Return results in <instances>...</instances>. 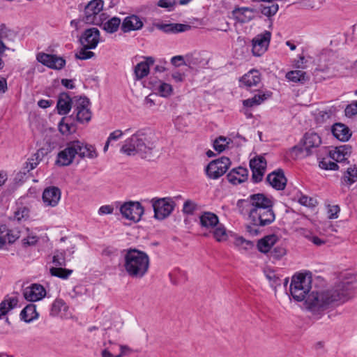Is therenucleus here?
Masks as SVG:
<instances>
[{"label": "nucleus", "instance_id": "1", "mask_svg": "<svg viewBox=\"0 0 357 357\" xmlns=\"http://www.w3.org/2000/svg\"><path fill=\"white\" fill-rule=\"evenodd\" d=\"M157 142L158 137L153 131L137 132L125 141L121 151L127 155L139 154L142 158L151 159Z\"/></svg>", "mask_w": 357, "mask_h": 357}, {"label": "nucleus", "instance_id": "2", "mask_svg": "<svg viewBox=\"0 0 357 357\" xmlns=\"http://www.w3.org/2000/svg\"><path fill=\"white\" fill-rule=\"evenodd\" d=\"M347 300V294L335 289L322 291L310 290L303 301L310 312L320 317L332 304L338 301L344 303Z\"/></svg>", "mask_w": 357, "mask_h": 357}, {"label": "nucleus", "instance_id": "3", "mask_svg": "<svg viewBox=\"0 0 357 357\" xmlns=\"http://www.w3.org/2000/svg\"><path fill=\"white\" fill-rule=\"evenodd\" d=\"M76 156L81 159H94L98 157V153L93 145L79 140L71 141L66 144L64 149L58 153L55 164L59 167L69 166Z\"/></svg>", "mask_w": 357, "mask_h": 357}, {"label": "nucleus", "instance_id": "4", "mask_svg": "<svg viewBox=\"0 0 357 357\" xmlns=\"http://www.w3.org/2000/svg\"><path fill=\"white\" fill-rule=\"evenodd\" d=\"M123 255V267L127 274L132 278L141 279L147 273L150 266L149 255L135 248H129L122 250Z\"/></svg>", "mask_w": 357, "mask_h": 357}, {"label": "nucleus", "instance_id": "5", "mask_svg": "<svg viewBox=\"0 0 357 357\" xmlns=\"http://www.w3.org/2000/svg\"><path fill=\"white\" fill-rule=\"evenodd\" d=\"M312 283V274L310 271L297 272L291 277L289 296L297 302L303 301L310 292Z\"/></svg>", "mask_w": 357, "mask_h": 357}, {"label": "nucleus", "instance_id": "6", "mask_svg": "<svg viewBox=\"0 0 357 357\" xmlns=\"http://www.w3.org/2000/svg\"><path fill=\"white\" fill-rule=\"evenodd\" d=\"M274 202H251L253 208L249 212V218L254 225L266 226L275 220L273 211Z\"/></svg>", "mask_w": 357, "mask_h": 357}, {"label": "nucleus", "instance_id": "7", "mask_svg": "<svg viewBox=\"0 0 357 357\" xmlns=\"http://www.w3.org/2000/svg\"><path fill=\"white\" fill-rule=\"evenodd\" d=\"M104 6L102 0H91L85 6L82 21L86 24L100 26L102 24V17L105 16L102 13Z\"/></svg>", "mask_w": 357, "mask_h": 357}, {"label": "nucleus", "instance_id": "8", "mask_svg": "<svg viewBox=\"0 0 357 357\" xmlns=\"http://www.w3.org/2000/svg\"><path fill=\"white\" fill-rule=\"evenodd\" d=\"M142 202H123L119 207V214L122 218L137 223L141 220L144 213Z\"/></svg>", "mask_w": 357, "mask_h": 357}, {"label": "nucleus", "instance_id": "9", "mask_svg": "<svg viewBox=\"0 0 357 357\" xmlns=\"http://www.w3.org/2000/svg\"><path fill=\"white\" fill-rule=\"evenodd\" d=\"M231 165L229 158L223 156L212 160L206 167V175L212 179H217L224 175Z\"/></svg>", "mask_w": 357, "mask_h": 357}, {"label": "nucleus", "instance_id": "10", "mask_svg": "<svg viewBox=\"0 0 357 357\" xmlns=\"http://www.w3.org/2000/svg\"><path fill=\"white\" fill-rule=\"evenodd\" d=\"M36 59L43 65L54 70H61L66 65V60L55 54L40 52L37 54Z\"/></svg>", "mask_w": 357, "mask_h": 357}, {"label": "nucleus", "instance_id": "11", "mask_svg": "<svg viewBox=\"0 0 357 357\" xmlns=\"http://www.w3.org/2000/svg\"><path fill=\"white\" fill-rule=\"evenodd\" d=\"M271 37V32L265 31L263 33L257 35L252 39V52L255 56H260L267 50Z\"/></svg>", "mask_w": 357, "mask_h": 357}, {"label": "nucleus", "instance_id": "12", "mask_svg": "<svg viewBox=\"0 0 357 357\" xmlns=\"http://www.w3.org/2000/svg\"><path fill=\"white\" fill-rule=\"evenodd\" d=\"M305 146V155H311L321 144V137L314 132H307L301 140Z\"/></svg>", "mask_w": 357, "mask_h": 357}, {"label": "nucleus", "instance_id": "13", "mask_svg": "<svg viewBox=\"0 0 357 357\" xmlns=\"http://www.w3.org/2000/svg\"><path fill=\"white\" fill-rule=\"evenodd\" d=\"M46 289L40 284L33 283L24 289L23 296L26 301L36 302L42 300L46 296Z\"/></svg>", "mask_w": 357, "mask_h": 357}, {"label": "nucleus", "instance_id": "14", "mask_svg": "<svg viewBox=\"0 0 357 357\" xmlns=\"http://www.w3.org/2000/svg\"><path fill=\"white\" fill-rule=\"evenodd\" d=\"M250 167L252 172V179L255 183L262 180L266 168V161L263 156H257L250 161Z\"/></svg>", "mask_w": 357, "mask_h": 357}, {"label": "nucleus", "instance_id": "15", "mask_svg": "<svg viewBox=\"0 0 357 357\" xmlns=\"http://www.w3.org/2000/svg\"><path fill=\"white\" fill-rule=\"evenodd\" d=\"M154 212V218L158 220H163L167 218L174 211L176 202H151Z\"/></svg>", "mask_w": 357, "mask_h": 357}, {"label": "nucleus", "instance_id": "16", "mask_svg": "<svg viewBox=\"0 0 357 357\" xmlns=\"http://www.w3.org/2000/svg\"><path fill=\"white\" fill-rule=\"evenodd\" d=\"M18 301L17 296L10 297L9 295H6L4 297L3 300L0 303V321H1L3 317L6 316L10 311L17 306ZM0 334H7L6 327L0 326Z\"/></svg>", "mask_w": 357, "mask_h": 357}, {"label": "nucleus", "instance_id": "17", "mask_svg": "<svg viewBox=\"0 0 357 357\" xmlns=\"http://www.w3.org/2000/svg\"><path fill=\"white\" fill-rule=\"evenodd\" d=\"M79 41L82 45L96 47L100 42L99 30L95 27L86 29L82 34Z\"/></svg>", "mask_w": 357, "mask_h": 357}, {"label": "nucleus", "instance_id": "18", "mask_svg": "<svg viewBox=\"0 0 357 357\" xmlns=\"http://www.w3.org/2000/svg\"><path fill=\"white\" fill-rule=\"evenodd\" d=\"M143 26L144 22L139 16L130 15L123 19L121 29L123 33H128L132 31L140 30L142 29Z\"/></svg>", "mask_w": 357, "mask_h": 357}, {"label": "nucleus", "instance_id": "19", "mask_svg": "<svg viewBox=\"0 0 357 357\" xmlns=\"http://www.w3.org/2000/svg\"><path fill=\"white\" fill-rule=\"evenodd\" d=\"M155 59L152 56L144 57V60L138 63L134 68V75L136 80H140L146 77L150 71V66H153Z\"/></svg>", "mask_w": 357, "mask_h": 357}, {"label": "nucleus", "instance_id": "20", "mask_svg": "<svg viewBox=\"0 0 357 357\" xmlns=\"http://www.w3.org/2000/svg\"><path fill=\"white\" fill-rule=\"evenodd\" d=\"M279 241V237L275 234H268L257 241V248L259 252L266 255L271 252V248Z\"/></svg>", "mask_w": 357, "mask_h": 357}, {"label": "nucleus", "instance_id": "21", "mask_svg": "<svg viewBox=\"0 0 357 357\" xmlns=\"http://www.w3.org/2000/svg\"><path fill=\"white\" fill-rule=\"evenodd\" d=\"M266 181L275 189L283 190L287 184V178L282 170L273 172L267 176Z\"/></svg>", "mask_w": 357, "mask_h": 357}, {"label": "nucleus", "instance_id": "22", "mask_svg": "<svg viewBox=\"0 0 357 357\" xmlns=\"http://www.w3.org/2000/svg\"><path fill=\"white\" fill-rule=\"evenodd\" d=\"M198 218L200 226L206 229H214L220 223L218 216L209 211H203L201 215H198Z\"/></svg>", "mask_w": 357, "mask_h": 357}, {"label": "nucleus", "instance_id": "23", "mask_svg": "<svg viewBox=\"0 0 357 357\" xmlns=\"http://www.w3.org/2000/svg\"><path fill=\"white\" fill-rule=\"evenodd\" d=\"M248 174L247 169L238 167L231 169L227 175V178L229 183L237 185L245 181L248 178Z\"/></svg>", "mask_w": 357, "mask_h": 357}, {"label": "nucleus", "instance_id": "24", "mask_svg": "<svg viewBox=\"0 0 357 357\" xmlns=\"http://www.w3.org/2000/svg\"><path fill=\"white\" fill-rule=\"evenodd\" d=\"M256 10L248 7H241L235 8L232 14L234 17L241 23H247L252 20L255 17Z\"/></svg>", "mask_w": 357, "mask_h": 357}, {"label": "nucleus", "instance_id": "25", "mask_svg": "<svg viewBox=\"0 0 357 357\" xmlns=\"http://www.w3.org/2000/svg\"><path fill=\"white\" fill-rule=\"evenodd\" d=\"M331 132L336 139L342 142L348 141L351 136L349 128L341 123H335L332 126Z\"/></svg>", "mask_w": 357, "mask_h": 357}, {"label": "nucleus", "instance_id": "26", "mask_svg": "<svg viewBox=\"0 0 357 357\" xmlns=\"http://www.w3.org/2000/svg\"><path fill=\"white\" fill-rule=\"evenodd\" d=\"M20 319L25 323H31L39 317L36 311V305L33 303L27 304L20 312Z\"/></svg>", "mask_w": 357, "mask_h": 357}, {"label": "nucleus", "instance_id": "27", "mask_svg": "<svg viewBox=\"0 0 357 357\" xmlns=\"http://www.w3.org/2000/svg\"><path fill=\"white\" fill-rule=\"evenodd\" d=\"M73 99L66 93H62L59 97V100L56 105L58 113L60 115H66L70 111Z\"/></svg>", "mask_w": 357, "mask_h": 357}, {"label": "nucleus", "instance_id": "28", "mask_svg": "<svg viewBox=\"0 0 357 357\" xmlns=\"http://www.w3.org/2000/svg\"><path fill=\"white\" fill-rule=\"evenodd\" d=\"M155 27L165 33H181L188 30L190 26L183 24H156Z\"/></svg>", "mask_w": 357, "mask_h": 357}, {"label": "nucleus", "instance_id": "29", "mask_svg": "<svg viewBox=\"0 0 357 357\" xmlns=\"http://www.w3.org/2000/svg\"><path fill=\"white\" fill-rule=\"evenodd\" d=\"M261 81V77L259 73L257 70H252L249 71L247 74L244 75L241 79V82L245 86L248 87H252L254 86H257Z\"/></svg>", "mask_w": 357, "mask_h": 357}, {"label": "nucleus", "instance_id": "30", "mask_svg": "<svg viewBox=\"0 0 357 357\" xmlns=\"http://www.w3.org/2000/svg\"><path fill=\"white\" fill-rule=\"evenodd\" d=\"M285 77L294 83L304 84L309 80L306 72L300 70H291L286 73Z\"/></svg>", "mask_w": 357, "mask_h": 357}, {"label": "nucleus", "instance_id": "31", "mask_svg": "<svg viewBox=\"0 0 357 357\" xmlns=\"http://www.w3.org/2000/svg\"><path fill=\"white\" fill-rule=\"evenodd\" d=\"M105 16L102 17V24L100 26L107 33H113L118 31L121 24V20L119 17H113L106 22Z\"/></svg>", "mask_w": 357, "mask_h": 357}, {"label": "nucleus", "instance_id": "32", "mask_svg": "<svg viewBox=\"0 0 357 357\" xmlns=\"http://www.w3.org/2000/svg\"><path fill=\"white\" fill-rule=\"evenodd\" d=\"M67 252L73 254L74 250L70 251L67 250H55L52 257V263L56 266L55 267H65L66 266V256Z\"/></svg>", "mask_w": 357, "mask_h": 357}, {"label": "nucleus", "instance_id": "33", "mask_svg": "<svg viewBox=\"0 0 357 357\" xmlns=\"http://www.w3.org/2000/svg\"><path fill=\"white\" fill-rule=\"evenodd\" d=\"M90 100L86 96H75L73 98L72 105L73 108L74 109L73 114H75L77 112V111H82L85 109L90 107Z\"/></svg>", "mask_w": 357, "mask_h": 357}, {"label": "nucleus", "instance_id": "34", "mask_svg": "<svg viewBox=\"0 0 357 357\" xmlns=\"http://www.w3.org/2000/svg\"><path fill=\"white\" fill-rule=\"evenodd\" d=\"M271 96V93L256 94L251 98H248L243 101V105L245 107H252L253 106L261 104L264 100L268 99Z\"/></svg>", "mask_w": 357, "mask_h": 357}, {"label": "nucleus", "instance_id": "35", "mask_svg": "<svg viewBox=\"0 0 357 357\" xmlns=\"http://www.w3.org/2000/svg\"><path fill=\"white\" fill-rule=\"evenodd\" d=\"M60 198L61 190L55 186L47 188L43 193V201H59Z\"/></svg>", "mask_w": 357, "mask_h": 357}, {"label": "nucleus", "instance_id": "36", "mask_svg": "<svg viewBox=\"0 0 357 357\" xmlns=\"http://www.w3.org/2000/svg\"><path fill=\"white\" fill-rule=\"evenodd\" d=\"M72 269L66 268L64 267H51L50 273L52 276L56 277L62 280H67L73 273Z\"/></svg>", "mask_w": 357, "mask_h": 357}, {"label": "nucleus", "instance_id": "37", "mask_svg": "<svg viewBox=\"0 0 357 357\" xmlns=\"http://www.w3.org/2000/svg\"><path fill=\"white\" fill-rule=\"evenodd\" d=\"M68 307L62 298H56L51 305L50 314L52 317L59 315L61 311H66Z\"/></svg>", "mask_w": 357, "mask_h": 357}, {"label": "nucleus", "instance_id": "38", "mask_svg": "<svg viewBox=\"0 0 357 357\" xmlns=\"http://www.w3.org/2000/svg\"><path fill=\"white\" fill-rule=\"evenodd\" d=\"M153 88L162 97H168L172 93L173 91V89L171 84L163 82L160 80L153 86Z\"/></svg>", "mask_w": 357, "mask_h": 357}, {"label": "nucleus", "instance_id": "39", "mask_svg": "<svg viewBox=\"0 0 357 357\" xmlns=\"http://www.w3.org/2000/svg\"><path fill=\"white\" fill-rule=\"evenodd\" d=\"M213 236L218 242L226 241L229 237L225 227L221 223H219L218 225L214 228Z\"/></svg>", "mask_w": 357, "mask_h": 357}, {"label": "nucleus", "instance_id": "40", "mask_svg": "<svg viewBox=\"0 0 357 357\" xmlns=\"http://www.w3.org/2000/svg\"><path fill=\"white\" fill-rule=\"evenodd\" d=\"M356 181L357 166L354 165L352 167H349L347 169L346 174L342 178V182L347 185H351L352 183Z\"/></svg>", "mask_w": 357, "mask_h": 357}, {"label": "nucleus", "instance_id": "41", "mask_svg": "<svg viewBox=\"0 0 357 357\" xmlns=\"http://www.w3.org/2000/svg\"><path fill=\"white\" fill-rule=\"evenodd\" d=\"M230 237L234 238V245L236 246H241L245 245L244 248L245 250L248 248H252L254 246V243L250 240H246L243 236H238L235 233L232 231H229Z\"/></svg>", "mask_w": 357, "mask_h": 357}, {"label": "nucleus", "instance_id": "42", "mask_svg": "<svg viewBox=\"0 0 357 357\" xmlns=\"http://www.w3.org/2000/svg\"><path fill=\"white\" fill-rule=\"evenodd\" d=\"M66 117H63L59 123V130L63 135H69L75 132V126L72 123L65 122Z\"/></svg>", "mask_w": 357, "mask_h": 357}, {"label": "nucleus", "instance_id": "43", "mask_svg": "<svg viewBox=\"0 0 357 357\" xmlns=\"http://www.w3.org/2000/svg\"><path fill=\"white\" fill-rule=\"evenodd\" d=\"M83 47L75 53V58L80 60H86L92 58L95 54L89 51V50L95 49L96 47H89L86 45H82Z\"/></svg>", "mask_w": 357, "mask_h": 357}, {"label": "nucleus", "instance_id": "44", "mask_svg": "<svg viewBox=\"0 0 357 357\" xmlns=\"http://www.w3.org/2000/svg\"><path fill=\"white\" fill-rule=\"evenodd\" d=\"M75 114L77 122L84 123H88L91 120L92 112L89 107L82 111H77Z\"/></svg>", "mask_w": 357, "mask_h": 357}, {"label": "nucleus", "instance_id": "45", "mask_svg": "<svg viewBox=\"0 0 357 357\" xmlns=\"http://www.w3.org/2000/svg\"><path fill=\"white\" fill-rule=\"evenodd\" d=\"M319 166L321 169L326 170H336L338 169V165L335 161L333 160L331 155H329V157L322 158V160L319 161Z\"/></svg>", "mask_w": 357, "mask_h": 357}, {"label": "nucleus", "instance_id": "46", "mask_svg": "<svg viewBox=\"0 0 357 357\" xmlns=\"http://www.w3.org/2000/svg\"><path fill=\"white\" fill-rule=\"evenodd\" d=\"M230 139H228L227 137H218L213 143V149L218 151V153L222 152L227 145L229 144V141Z\"/></svg>", "mask_w": 357, "mask_h": 357}, {"label": "nucleus", "instance_id": "47", "mask_svg": "<svg viewBox=\"0 0 357 357\" xmlns=\"http://www.w3.org/2000/svg\"><path fill=\"white\" fill-rule=\"evenodd\" d=\"M290 154L291 158L294 159L307 157L308 155H305V146L302 145V144H299L293 146L290 149Z\"/></svg>", "mask_w": 357, "mask_h": 357}, {"label": "nucleus", "instance_id": "48", "mask_svg": "<svg viewBox=\"0 0 357 357\" xmlns=\"http://www.w3.org/2000/svg\"><path fill=\"white\" fill-rule=\"evenodd\" d=\"M29 213L30 211L29 208L23 206V207H19L15 212H14V217L18 221L21 220H26L29 218Z\"/></svg>", "mask_w": 357, "mask_h": 357}, {"label": "nucleus", "instance_id": "49", "mask_svg": "<svg viewBox=\"0 0 357 357\" xmlns=\"http://www.w3.org/2000/svg\"><path fill=\"white\" fill-rule=\"evenodd\" d=\"M289 196V201H307L308 199V197L306 195H303L302 192L294 188L291 192L288 194Z\"/></svg>", "mask_w": 357, "mask_h": 357}, {"label": "nucleus", "instance_id": "50", "mask_svg": "<svg viewBox=\"0 0 357 357\" xmlns=\"http://www.w3.org/2000/svg\"><path fill=\"white\" fill-rule=\"evenodd\" d=\"M329 155H331L333 160L336 162H344L348 158V157L344 155L337 147H336L335 150L330 151Z\"/></svg>", "mask_w": 357, "mask_h": 357}, {"label": "nucleus", "instance_id": "51", "mask_svg": "<svg viewBox=\"0 0 357 357\" xmlns=\"http://www.w3.org/2000/svg\"><path fill=\"white\" fill-rule=\"evenodd\" d=\"M278 5L277 3H273L271 6H261V13L267 17H271L274 15L278 10Z\"/></svg>", "mask_w": 357, "mask_h": 357}, {"label": "nucleus", "instance_id": "52", "mask_svg": "<svg viewBox=\"0 0 357 357\" xmlns=\"http://www.w3.org/2000/svg\"><path fill=\"white\" fill-rule=\"evenodd\" d=\"M271 257L274 259L279 260L287 253L285 248L282 245H277L270 252Z\"/></svg>", "mask_w": 357, "mask_h": 357}, {"label": "nucleus", "instance_id": "53", "mask_svg": "<svg viewBox=\"0 0 357 357\" xmlns=\"http://www.w3.org/2000/svg\"><path fill=\"white\" fill-rule=\"evenodd\" d=\"M183 213L187 215H193L197 210V205L195 202H183Z\"/></svg>", "mask_w": 357, "mask_h": 357}, {"label": "nucleus", "instance_id": "54", "mask_svg": "<svg viewBox=\"0 0 357 357\" xmlns=\"http://www.w3.org/2000/svg\"><path fill=\"white\" fill-rule=\"evenodd\" d=\"M39 238L37 236H29L22 240V245L24 248L33 246L37 244Z\"/></svg>", "mask_w": 357, "mask_h": 357}, {"label": "nucleus", "instance_id": "55", "mask_svg": "<svg viewBox=\"0 0 357 357\" xmlns=\"http://www.w3.org/2000/svg\"><path fill=\"white\" fill-rule=\"evenodd\" d=\"M7 31H8V30L6 29L5 25L1 24L0 29V56H2L4 51L8 49L1 40L2 38L7 36Z\"/></svg>", "mask_w": 357, "mask_h": 357}, {"label": "nucleus", "instance_id": "56", "mask_svg": "<svg viewBox=\"0 0 357 357\" xmlns=\"http://www.w3.org/2000/svg\"><path fill=\"white\" fill-rule=\"evenodd\" d=\"M176 4L177 1L176 0H159L157 2L158 7L166 8L168 10H172Z\"/></svg>", "mask_w": 357, "mask_h": 357}, {"label": "nucleus", "instance_id": "57", "mask_svg": "<svg viewBox=\"0 0 357 357\" xmlns=\"http://www.w3.org/2000/svg\"><path fill=\"white\" fill-rule=\"evenodd\" d=\"M328 207V218L329 219H336L338 218V213L340 211V208L338 205H333L330 204L327 205Z\"/></svg>", "mask_w": 357, "mask_h": 357}, {"label": "nucleus", "instance_id": "58", "mask_svg": "<svg viewBox=\"0 0 357 357\" xmlns=\"http://www.w3.org/2000/svg\"><path fill=\"white\" fill-rule=\"evenodd\" d=\"M38 165V162L34 161L33 158L31 157L28 159V161L25 162L24 166L23 167L24 169V174H26V172H29L31 170L37 167Z\"/></svg>", "mask_w": 357, "mask_h": 357}, {"label": "nucleus", "instance_id": "59", "mask_svg": "<svg viewBox=\"0 0 357 357\" xmlns=\"http://www.w3.org/2000/svg\"><path fill=\"white\" fill-rule=\"evenodd\" d=\"M345 114L349 116L357 114V101H354L347 106Z\"/></svg>", "mask_w": 357, "mask_h": 357}, {"label": "nucleus", "instance_id": "60", "mask_svg": "<svg viewBox=\"0 0 357 357\" xmlns=\"http://www.w3.org/2000/svg\"><path fill=\"white\" fill-rule=\"evenodd\" d=\"M114 206L112 205H103L98 209L99 215H105L113 213Z\"/></svg>", "mask_w": 357, "mask_h": 357}, {"label": "nucleus", "instance_id": "61", "mask_svg": "<svg viewBox=\"0 0 357 357\" xmlns=\"http://www.w3.org/2000/svg\"><path fill=\"white\" fill-rule=\"evenodd\" d=\"M306 236H310L308 237V239L317 246H321L326 243V240H324L317 236H312V232H310V234Z\"/></svg>", "mask_w": 357, "mask_h": 357}, {"label": "nucleus", "instance_id": "62", "mask_svg": "<svg viewBox=\"0 0 357 357\" xmlns=\"http://www.w3.org/2000/svg\"><path fill=\"white\" fill-rule=\"evenodd\" d=\"M123 134V133L121 130H116L109 134L107 138V141L109 142H111L112 141H116L122 137Z\"/></svg>", "mask_w": 357, "mask_h": 357}, {"label": "nucleus", "instance_id": "63", "mask_svg": "<svg viewBox=\"0 0 357 357\" xmlns=\"http://www.w3.org/2000/svg\"><path fill=\"white\" fill-rule=\"evenodd\" d=\"M250 201L252 202H266V201H271L267 197H266L264 194L258 193V194H253L250 196Z\"/></svg>", "mask_w": 357, "mask_h": 357}, {"label": "nucleus", "instance_id": "64", "mask_svg": "<svg viewBox=\"0 0 357 357\" xmlns=\"http://www.w3.org/2000/svg\"><path fill=\"white\" fill-rule=\"evenodd\" d=\"M6 236L9 244L14 243L20 238V235L18 234H14L11 229H8Z\"/></svg>", "mask_w": 357, "mask_h": 357}]
</instances>
